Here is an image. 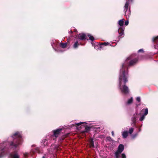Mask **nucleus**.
Segmentation results:
<instances>
[{
    "label": "nucleus",
    "mask_w": 158,
    "mask_h": 158,
    "mask_svg": "<svg viewBox=\"0 0 158 158\" xmlns=\"http://www.w3.org/2000/svg\"><path fill=\"white\" fill-rule=\"evenodd\" d=\"M138 60V55L133 54L127 57L122 64L119 73V87L123 94H127L129 93L128 88L125 85V83L128 81V67L135 64Z\"/></svg>",
    "instance_id": "nucleus-1"
},
{
    "label": "nucleus",
    "mask_w": 158,
    "mask_h": 158,
    "mask_svg": "<svg viewBox=\"0 0 158 158\" xmlns=\"http://www.w3.org/2000/svg\"><path fill=\"white\" fill-rule=\"evenodd\" d=\"M23 140L20 132H17L9 137L8 141L0 144V158L5 154V152L8 149L17 148L22 143Z\"/></svg>",
    "instance_id": "nucleus-2"
},
{
    "label": "nucleus",
    "mask_w": 158,
    "mask_h": 158,
    "mask_svg": "<svg viewBox=\"0 0 158 158\" xmlns=\"http://www.w3.org/2000/svg\"><path fill=\"white\" fill-rule=\"evenodd\" d=\"M125 15L127 19H128L131 14L130 6L128 1H127L124 7Z\"/></svg>",
    "instance_id": "nucleus-3"
},
{
    "label": "nucleus",
    "mask_w": 158,
    "mask_h": 158,
    "mask_svg": "<svg viewBox=\"0 0 158 158\" xmlns=\"http://www.w3.org/2000/svg\"><path fill=\"white\" fill-rule=\"evenodd\" d=\"M124 21V19H122L119 20L118 21V24L120 26L119 27L118 30V32L119 35V37L121 36H124V29L121 27L123 25Z\"/></svg>",
    "instance_id": "nucleus-4"
},
{
    "label": "nucleus",
    "mask_w": 158,
    "mask_h": 158,
    "mask_svg": "<svg viewBox=\"0 0 158 158\" xmlns=\"http://www.w3.org/2000/svg\"><path fill=\"white\" fill-rule=\"evenodd\" d=\"M62 130V128H59L55 130H53L52 131L53 134L52 135L49 134L48 135H49L51 139L55 141L56 138L60 135V132Z\"/></svg>",
    "instance_id": "nucleus-5"
},
{
    "label": "nucleus",
    "mask_w": 158,
    "mask_h": 158,
    "mask_svg": "<svg viewBox=\"0 0 158 158\" xmlns=\"http://www.w3.org/2000/svg\"><path fill=\"white\" fill-rule=\"evenodd\" d=\"M124 149V145L122 144H120L118 146L117 150L115 152V158H119L120 155Z\"/></svg>",
    "instance_id": "nucleus-6"
},
{
    "label": "nucleus",
    "mask_w": 158,
    "mask_h": 158,
    "mask_svg": "<svg viewBox=\"0 0 158 158\" xmlns=\"http://www.w3.org/2000/svg\"><path fill=\"white\" fill-rule=\"evenodd\" d=\"M52 139H51L49 135H48L46 137V139L44 140H43L41 142V146L42 147L47 146L49 143L51 142V141Z\"/></svg>",
    "instance_id": "nucleus-7"
},
{
    "label": "nucleus",
    "mask_w": 158,
    "mask_h": 158,
    "mask_svg": "<svg viewBox=\"0 0 158 158\" xmlns=\"http://www.w3.org/2000/svg\"><path fill=\"white\" fill-rule=\"evenodd\" d=\"M139 114L136 112L134 114L133 117L131 118V120L133 123L135 124L136 119L138 118Z\"/></svg>",
    "instance_id": "nucleus-8"
},
{
    "label": "nucleus",
    "mask_w": 158,
    "mask_h": 158,
    "mask_svg": "<svg viewBox=\"0 0 158 158\" xmlns=\"http://www.w3.org/2000/svg\"><path fill=\"white\" fill-rule=\"evenodd\" d=\"M86 35L84 33L79 34L78 35V40H83L86 39Z\"/></svg>",
    "instance_id": "nucleus-9"
},
{
    "label": "nucleus",
    "mask_w": 158,
    "mask_h": 158,
    "mask_svg": "<svg viewBox=\"0 0 158 158\" xmlns=\"http://www.w3.org/2000/svg\"><path fill=\"white\" fill-rule=\"evenodd\" d=\"M35 153H41V152L39 148H36L35 149H32L31 152V154H35Z\"/></svg>",
    "instance_id": "nucleus-10"
},
{
    "label": "nucleus",
    "mask_w": 158,
    "mask_h": 158,
    "mask_svg": "<svg viewBox=\"0 0 158 158\" xmlns=\"http://www.w3.org/2000/svg\"><path fill=\"white\" fill-rule=\"evenodd\" d=\"M122 135L124 138H126L128 136V132L127 131H122Z\"/></svg>",
    "instance_id": "nucleus-11"
},
{
    "label": "nucleus",
    "mask_w": 158,
    "mask_h": 158,
    "mask_svg": "<svg viewBox=\"0 0 158 158\" xmlns=\"http://www.w3.org/2000/svg\"><path fill=\"white\" fill-rule=\"evenodd\" d=\"M11 158H19V156L17 153H14L10 155Z\"/></svg>",
    "instance_id": "nucleus-12"
},
{
    "label": "nucleus",
    "mask_w": 158,
    "mask_h": 158,
    "mask_svg": "<svg viewBox=\"0 0 158 158\" xmlns=\"http://www.w3.org/2000/svg\"><path fill=\"white\" fill-rule=\"evenodd\" d=\"M109 43H104L101 44L99 45V49L101 50L103 46H105L106 45H108Z\"/></svg>",
    "instance_id": "nucleus-13"
},
{
    "label": "nucleus",
    "mask_w": 158,
    "mask_h": 158,
    "mask_svg": "<svg viewBox=\"0 0 158 158\" xmlns=\"http://www.w3.org/2000/svg\"><path fill=\"white\" fill-rule=\"evenodd\" d=\"M81 44V45H82L83 44H82L81 43H78V41L77 40V41H76L75 43L74 44H73V47L74 48H77V47H78V45H79L80 44Z\"/></svg>",
    "instance_id": "nucleus-14"
},
{
    "label": "nucleus",
    "mask_w": 158,
    "mask_h": 158,
    "mask_svg": "<svg viewBox=\"0 0 158 158\" xmlns=\"http://www.w3.org/2000/svg\"><path fill=\"white\" fill-rule=\"evenodd\" d=\"M152 41L154 43H157L158 42V36L153 37L152 39Z\"/></svg>",
    "instance_id": "nucleus-15"
},
{
    "label": "nucleus",
    "mask_w": 158,
    "mask_h": 158,
    "mask_svg": "<svg viewBox=\"0 0 158 158\" xmlns=\"http://www.w3.org/2000/svg\"><path fill=\"white\" fill-rule=\"evenodd\" d=\"M89 143L90 147L93 148L94 147V142L93 141V139H90L89 140Z\"/></svg>",
    "instance_id": "nucleus-16"
},
{
    "label": "nucleus",
    "mask_w": 158,
    "mask_h": 158,
    "mask_svg": "<svg viewBox=\"0 0 158 158\" xmlns=\"http://www.w3.org/2000/svg\"><path fill=\"white\" fill-rule=\"evenodd\" d=\"M142 111L143 112H144V113L143 114V115L144 116H146L147 115L148 113V108H146L145 109H143L142 110Z\"/></svg>",
    "instance_id": "nucleus-17"
},
{
    "label": "nucleus",
    "mask_w": 158,
    "mask_h": 158,
    "mask_svg": "<svg viewBox=\"0 0 158 158\" xmlns=\"http://www.w3.org/2000/svg\"><path fill=\"white\" fill-rule=\"evenodd\" d=\"M67 43H61L60 44V46L62 48H65L67 45Z\"/></svg>",
    "instance_id": "nucleus-18"
},
{
    "label": "nucleus",
    "mask_w": 158,
    "mask_h": 158,
    "mask_svg": "<svg viewBox=\"0 0 158 158\" xmlns=\"http://www.w3.org/2000/svg\"><path fill=\"white\" fill-rule=\"evenodd\" d=\"M106 140L107 141H109V142L112 143H113L114 142V141L110 137V136L107 137H106Z\"/></svg>",
    "instance_id": "nucleus-19"
},
{
    "label": "nucleus",
    "mask_w": 158,
    "mask_h": 158,
    "mask_svg": "<svg viewBox=\"0 0 158 158\" xmlns=\"http://www.w3.org/2000/svg\"><path fill=\"white\" fill-rule=\"evenodd\" d=\"M133 98L131 97L129 99L127 102V104H130L131 103L133 102Z\"/></svg>",
    "instance_id": "nucleus-20"
},
{
    "label": "nucleus",
    "mask_w": 158,
    "mask_h": 158,
    "mask_svg": "<svg viewBox=\"0 0 158 158\" xmlns=\"http://www.w3.org/2000/svg\"><path fill=\"white\" fill-rule=\"evenodd\" d=\"M52 46L53 47V48L57 52H63V51H62L61 50H60L59 49V48H58V47H57L56 49H55L54 48V46L52 44Z\"/></svg>",
    "instance_id": "nucleus-21"
},
{
    "label": "nucleus",
    "mask_w": 158,
    "mask_h": 158,
    "mask_svg": "<svg viewBox=\"0 0 158 158\" xmlns=\"http://www.w3.org/2000/svg\"><path fill=\"white\" fill-rule=\"evenodd\" d=\"M134 129L132 127L130 128L129 130L128 133L130 134H131L133 132Z\"/></svg>",
    "instance_id": "nucleus-22"
},
{
    "label": "nucleus",
    "mask_w": 158,
    "mask_h": 158,
    "mask_svg": "<svg viewBox=\"0 0 158 158\" xmlns=\"http://www.w3.org/2000/svg\"><path fill=\"white\" fill-rule=\"evenodd\" d=\"M90 127H88V126H86V125H85V131L86 132H88V131H89L90 130Z\"/></svg>",
    "instance_id": "nucleus-23"
},
{
    "label": "nucleus",
    "mask_w": 158,
    "mask_h": 158,
    "mask_svg": "<svg viewBox=\"0 0 158 158\" xmlns=\"http://www.w3.org/2000/svg\"><path fill=\"white\" fill-rule=\"evenodd\" d=\"M88 36H89V39L93 41L94 40V38L92 36H91L89 34Z\"/></svg>",
    "instance_id": "nucleus-24"
},
{
    "label": "nucleus",
    "mask_w": 158,
    "mask_h": 158,
    "mask_svg": "<svg viewBox=\"0 0 158 158\" xmlns=\"http://www.w3.org/2000/svg\"><path fill=\"white\" fill-rule=\"evenodd\" d=\"M83 123H86L84 122H80L77 123H75V125L76 126H79Z\"/></svg>",
    "instance_id": "nucleus-25"
},
{
    "label": "nucleus",
    "mask_w": 158,
    "mask_h": 158,
    "mask_svg": "<svg viewBox=\"0 0 158 158\" xmlns=\"http://www.w3.org/2000/svg\"><path fill=\"white\" fill-rule=\"evenodd\" d=\"M145 116L144 115H143L140 118L139 120L140 121H142L144 120L145 118Z\"/></svg>",
    "instance_id": "nucleus-26"
},
{
    "label": "nucleus",
    "mask_w": 158,
    "mask_h": 158,
    "mask_svg": "<svg viewBox=\"0 0 158 158\" xmlns=\"http://www.w3.org/2000/svg\"><path fill=\"white\" fill-rule=\"evenodd\" d=\"M138 135V133H136L134 135H132V137L133 139L135 138Z\"/></svg>",
    "instance_id": "nucleus-27"
},
{
    "label": "nucleus",
    "mask_w": 158,
    "mask_h": 158,
    "mask_svg": "<svg viewBox=\"0 0 158 158\" xmlns=\"http://www.w3.org/2000/svg\"><path fill=\"white\" fill-rule=\"evenodd\" d=\"M128 23H129L128 20L127 19V20L125 21V25L126 26H127L128 25Z\"/></svg>",
    "instance_id": "nucleus-28"
},
{
    "label": "nucleus",
    "mask_w": 158,
    "mask_h": 158,
    "mask_svg": "<svg viewBox=\"0 0 158 158\" xmlns=\"http://www.w3.org/2000/svg\"><path fill=\"white\" fill-rule=\"evenodd\" d=\"M126 156L125 154L123 153L121 155V158H126Z\"/></svg>",
    "instance_id": "nucleus-29"
},
{
    "label": "nucleus",
    "mask_w": 158,
    "mask_h": 158,
    "mask_svg": "<svg viewBox=\"0 0 158 158\" xmlns=\"http://www.w3.org/2000/svg\"><path fill=\"white\" fill-rule=\"evenodd\" d=\"M136 100L138 102H139L140 101V98L139 97H137L136 98Z\"/></svg>",
    "instance_id": "nucleus-30"
},
{
    "label": "nucleus",
    "mask_w": 158,
    "mask_h": 158,
    "mask_svg": "<svg viewBox=\"0 0 158 158\" xmlns=\"http://www.w3.org/2000/svg\"><path fill=\"white\" fill-rule=\"evenodd\" d=\"M143 52V49H141L138 51V52Z\"/></svg>",
    "instance_id": "nucleus-31"
},
{
    "label": "nucleus",
    "mask_w": 158,
    "mask_h": 158,
    "mask_svg": "<svg viewBox=\"0 0 158 158\" xmlns=\"http://www.w3.org/2000/svg\"><path fill=\"white\" fill-rule=\"evenodd\" d=\"M154 47L155 49H158V45L156 44L154 45Z\"/></svg>",
    "instance_id": "nucleus-32"
},
{
    "label": "nucleus",
    "mask_w": 158,
    "mask_h": 158,
    "mask_svg": "<svg viewBox=\"0 0 158 158\" xmlns=\"http://www.w3.org/2000/svg\"><path fill=\"white\" fill-rule=\"evenodd\" d=\"M111 134H112V135L113 136H114V132L113 131H112L111 132Z\"/></svg>",
    "instance_id": "nucleus-33"
},
{
    "label": "nucleus",
    "mask_w": 158,
    "mask_h": 158,
    "mask_svg": "<svg viewBox=\"0 0 158 158\" xmlns=\"http://www.w3.org/2000/svg\"><path fill=\"white\" fill-rule=\"evenodd\" d=\"M27 155H28V153H26L24 154V156H26Z\"/></svg>",
    "instance_id": "nucleus-34"
},
{
    "label": "nucleus",
    "mask_w": 158,
    "mask_h": 158,
    "mask_svg": "<svg viewBox=\"0 0 158 158\" xmlns=\"http://www.w3.org/2000/svg\"><path fill=\"white\" fill-rule=\"evenodd\" d=\"M64 137H63V138H62V139H60V141H61V140H63L64 139Z\"/></svg>",
    "instance_id": "nucleus-35"
},
{
    "label": "nucleus",
    "mask_w": 158,
    "mask_h": 158,
    "mask_svg": "<svg viewBox=\"0 0 158 158\" xmlns=\"http://www.w3.org/2000/svg\"><path fill=\"white\" fill-rule=\"evenodd\" d=\"M103 136H104V135H100L99 136V138H102V137Z\"/></svg>",
    "instance_id": "nucleus-36"
},
{
    "label": "nucleus",
    "mask_w": 158,
    "mask_h": 158,
    "mask_svg": "<svg viewBox=\"0 0 158 158\" xmlns=\"http://www.w3.org/2000/svg\"><path fill=\"white\" fill-rule=\"evenodd\" d=\"M127 1L128 2H129V1L130 2H132L133 1V0H128V1Z\"/></svg>",
    "instance_id": "nucleus-37"
},
{
    "label": "nucleus",
    "mask_w": 158,
    "mask_h": 158,
    "mask_svg": "<svg viewBox=\"0 0 158 158\" xmlns=\"http://www.w3.org/2000/svg\"><path fill=\"white\" fill-rule=\"evenodd\" d=\"M141 129L140 128H139V132H140L141 131Z\"/></svg>",
    "instance_id": "nucleus-38"
},
{
    "label": "nucleus",
    "mask_w": 158,
    "mask_h": 158,
    "mask_svg": "<svg viewBox=\"0 0 158 158\" xmlns=\"http://www.w3.org/2000/svg\"><path fill=\"white\" fill-rule=\"evenodd\" d=\"M74 31L75 32H76L77 31V30L76 29Z\"/></svg>",
    "instance_id": "nucleus-39"
},
{
    "label": "nucleus",
    "mask_w": 158,
    "mask_h": 158,
    "mask_svg": "<svg viewBox=\"0 0 158 158\" xmlns=\"http://www.w3.org/2000/svg\"><path fill=\"white\" fill-rule=\"evenodd\" d=\"M70 32H71V33H72V31L71 30L70 31Z\"/></svg>",
    "instance_id": "nucleus-40"
},
{
    "label": "nucleus",
    "mask_w": 158,
    "mask_h": 158,
    "mask_svg": "<svg viewBox=\"0 0 158 158\" xmlns=\"http://www.w3.org/2000/svg\"><path fill=\"white\" fill-rule=\"evenodd\" d=\"M42 158H45V157L44 156H43Z\"/></svg>",
    "instance_id": "nucleus-41"
}]
</instances>
